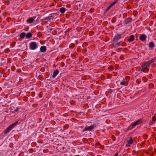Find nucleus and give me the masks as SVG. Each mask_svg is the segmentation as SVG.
Segmentation results:
<instances>
[{"label":"nucleus","instance_id":"1a4fd4ad","mask_svg":"<svg viewBox=\"0 0 156 156\" xmlns=\"http://www.w3.org/2000/svg\"><path fill=\"white\" fill-rule=\"evenodd\" d=\"M12 127H8L4 132L5 134H6L8 133L12 129Z\"/></svg>","mask_w":156,"mask_h":156},{"label":"nucleus","instance_id":"f03ea898","mask_svg":"<svg viewBox=\"0 0 156 156\" xmlns=\"http://www.w3.org/2000/svg\"><path fill=\"white\" fill-rule=\"evenodd\" d=\"M30 49L34 50L37 48V45L36 42H32L30 44Z\"/></svg>","mask_w":156,"mask_h":156},{"label":"nucleus","instance_id":"6ab92c4d","mask_svg":"<svg viewBox=\"0 0 156 156\" xmlns=\"http://www.w3.org/2000/svg\"><path fill=\"white\" fill-rule=\"evenodd\" d=\"M59 11L62 13H64L65 11V9L64 8H61L60 9Z\"/></svg>","mask_w":156,"mask_h":156},{"label":"nucleus","instance_id":"9d476101","mask_svg":"<svg viewBox=\"0 0 156 156\" xmlns=\"http://www.w3.org/2000/svg\"><path fill=\"white\" fill-rule=\"evenodd\" d=\"M132 20V19L131 18H128L125 20V23L126 24H128Z\"/></svg>","mask_w":156,"mask_h":156},{"label":"nucleus","instance_id":"a211bd4d","mask_svg":"<svg viewBox=\"0 0 156 156\" xmlns=\"http://www.w3.org/2000/svg\"><path fill=\"white\" fill-rule=\"evenodd\" d=\"M93 127H85L83 129L84 131H91L93 129Z\"/></svg>","mask_w":156,"mask_h":156},{"label":"nucleus","instance_id":"9b49d317","mask_svg":"<svg viewBox=\"0 0 156 156\" xmlns=\"http://www.w3.org/2000/svg\"><path fill=\"white\" fill-rule=\"evenodd\" d=\"M140 38L141 41H144L146 39V36L145 35L143 34L140 36Z\"/></svg>","mask_w":156,"mask_h":156},{"label":"nucleus","instance_id":"c85d7f7f","mask_svg":"<svg viewBox=\"0 0 156 156\" xmlns=\"http://www.w3.org/2000/svg\"><path fill=\"white\" fill-rule=\"evenodd\" d=\"M118 44H120V43Z\"/></svg>","mask_w":156,"mask_h":156},{"label":"nucleus","instance_id":"cd10ccee","mask_svg":"<svg viewBox=\"0 0 156 156\" xmlns=\"http://www.w3.org/2000/svg\"><path fill=\"white\" fill-rule=\"evenodd\" d=\"M118 155V154H117L115 155L114 156H117Z\"/></svg>","mask_w":156,"mask_h":156},{"label":"nucleus","instance_id":"aec40b11","mask_svg":"<svg viewBox=\"0 0 156 156\" xmlns=\"http://www.w3.org/2000/svg\"><path fill=\"white\" fill-rule=\"evenodd\" d=\"M149 46L150 48L154 47V44L153 42H150L149 44Z\"/></svg>","mask_w":156,"mask_h":156},{"label":"nucleus","instance_id":"7ed1b4c3","mask_svg":"<svg viewBox=\"0 0 156 156\" xmlns=\"http://www.w3.org/2000/svg\"><path fill=\"white\" fill-rule=\"evenodd\" d=\"M142 122V120L141 119H140L137 121L136 122L134 123H132V126H138L141 124Z\"/></svg>","mask_w":156,"mask_h":156},{"label":"nucleus","instance_id":"20e7f679","mask_svg":"<svg viewBox=\"0 0 156 156\" xmlns=\"http://www.w3.org/2000/svg\"><path fill=\"white\" fill-rule=\"evenodd\" d=\"M121 35H118L114 37L113 41L115 42H117L121 38Z\"/></svg>","mask_w":156,"mask_h":156},{"label":"nucleus","instance_id":"4468645a","mask_svg":"<svg viewBox=\"0 0 156 156\" xmlns=\"http://www.w3.org/2000/svg\"><path fill=\"white\" fill-rule=\"evenodd\" d=\"M32 36V34L31 33H28L26 35V37L27 38H29Z\"/></svg>","mask_w":156,"mask_h":156},{"label":"nucleus","instance_id":"bb28decb","mask_svg":"<svg viewBox=\"0 0 156 156\" xmlns=\"http://www.w3.org/2000/svg\"><path fill=\"white\" fill-rule=\"evenodd\" d=\"M118 155V154H117L115 155L114 156H117Z\"/></svg>","mask_w":156,"mask_h":156},{"label":"nucleus","instance_id":"412c9836","mask_svg":"<svg viewBox=\"0 0 156 156\" xmlns=\"http://www.w3.org/2000/svg\"><path fill=\"white\" fill-rule=\"evenodd\" d=\"M117 0H115L114 1V2H113L111 4V5L112 6L113 5H115L117 2Z\"/></svg>","mask_w":156,"mask_h":156},{"label":"nucleus","instance_id":"2eb2a0df","mask_svg":"<svg viewBox=\"0 0 156 156\" xmlns=\"http://www.w3.org/2000/svg\"><path fill=\"white\" fill-rule=\"evenodd\" d=\"M26 37V34L24 32L21 33L20 35V37L21 38H23Z\"/></svg>","mask_w":156,"mask_h":156},{"label":"nucleus","instance_id":"dca6fc26","mask_svg":"<svg viewBox=\"0 0 156 156\" xmlns=\"http://www.w3.org/2000/svg\"><path fill=\"white\" fill-rule=\"evenodd\" d=\"M134 39V36L133 35L130 36L129 38V39L128 41L131 42Z\"/></svg>","mask_w":156,"mask_h":156},{"label":"nucleus","instance_id":"0eeeda50","mask_svg":"<svg viewBox=\"0 0 156 156\" xmlns=\"http://www.w3.org/2000/svg\"><path fill=\"white\" fill-rule=\"evenodd\" d=\"M128 143L126 145V146L127 147H129L130 146V145L133 142L132 138H131L128 141Z\"/></svg>","mask_w":156,"mask_h":156},{"label":"nucleus","instance_id":"b1692460","mask_svg":"<svg viewBox=\"0 0 156 156\" xmlns=\"http://www.w3.org/2000/svg\"><path fill=\"white\" fill-rule=\"evenodd\" d=\"M148 62L150 65L151 63H152L154 62V60L153 59H152L151 60L147 62Z\"/></svg>","mask_w":156,"mask_h":156},{"label":"nucleus","instance_id":"4be33fe9","mask_svg":"<svg viewBox=\"0 0 156 156\" xmlns=\"http://www.w3.org/2000/svg\"><path fill=\"white\" fill-rule=\"evenodd\" d=\"M112 7V6L110 5L105 10V12H107L109 9Z\"/></svg>","mask_w":156,"mask_h":156},{"label":"nucleus","instance_id":"393cba45","mask_svg":"<svg viewBox=\"0 0 156 156\" xmlns=\"http://www.w3.org/2000/svg\"><path fill=\"white\" fill-rule=\"evenodd\" d=\"M88 127H94V126H93V125H91V126H88Z\"/></svg>","mask_w":156,"mask_h":156},{"label":"nucleus","instance_id":"f3484780","mask_svg":"<svg viewBox=\"0 0 156 156\" xmlns=\"http://www.w3.org/2000/svg\"><path fill=\"white\" fill-rule=\"evenodd\" d=\"M156 118L155 116H153L152 118V121H151L150 124L151 125H152L154 122L155 121Z\"/></svg>","mask_w":156,"mask_h":156},{"label":"nucleus","instance_id":"f8f14e48","mask_svg":"<svg viewBox=\"0 0 156 156\" xmlns=\"http://www.w3.org/2000/svg\"><path fill=\"white\" fill-rule=\"evenodd\" d=\"M46 48L45 46H41L40 49V50L41 52H44L46 51Z\"/></svg>","mask_w":156,"mask_h":156},{"label":"nucleus","instance_id":"423d86ee","mask_svg":"<svg viewBox=\"0 0 156 156\" xmlns=\"http://www.w3.org/2000/svg\"><path fill=\"white\" fill-rule=\"evenodd\" d=\"M20 123V122L19 121L15 122L11 124L9 127H14L15 126H18V124Z\"/></svg>","mask_w":156,"mask_h":156},{"label":"nucleus","instance_id":"f257e3e1","mask_svg":"<svg viewBox=\"0 0 156 156\" xmlns=\"http://www.w3.org/2000/svg\"><path fill=\"white\" fill-rule=\"evenodd\" d=\"M150 65L147 62L145 63L144 64L141 66L142 68L141 69V71L144 73L147 72L149 70L147 68L150 66Z\"/></svg>","mask_w":156,"mask_h":156},{"label":"nucleus","instance_id":"a878e982","mask_svg":"<svg viewBox=\"0 0 156 156\" xmlns=\"http://www.w3.org/2000/svg\"><path fill=\"white\" fill-rule=\"evenodd\" d=\"M118 155V154H117L115 155L114 156H117Z\"/></svg>","mask_w":156,"mask_h":156},{"label":"nucleus","instance_id":"39448f33","mask_svg":"<svg viewBox=\"0 0 156 156\" xmlns=\"http://www.w3.org/2000/svg\"><path fill=\"white\" fill-rule=\"evenodd\" d=\"M36 17H34V18H30L27 20V21L29 23H33L34 21V19Z\"/></svg>","mask_w":156,"mask_h":156},{"label":"nucleus","instance_id":"5701e85b","mask_svg":"<svg viewBox=\"0 0 156 156\" xmlns=\"http://www.w3.org/2000/svg\"><path fill=\"white\" fill-rule=\"evenodd\" d=\"M54 17L52 16H48L47 18V19H53V18Z\"/></svg>","mask_w":156,"mask_h":156},{"label":"nucleus","instance_id":"ddd939ff","mask_svg":"<svg viewBox=\"0 0 156 156\" xmlns=\"http://www.w3.org/2000/svg\"><path fill=\"white\" fill-rule=\"evenodd\" d=\"M126 79H124L120 83V84L122 85L126 86L127 85V83H126Z\"/></svg>","mask_w":156,"mask_h":156},{"label":"nucleus","instance_id":"6e6552de","mask_svg":"<svg viewBox=\"0 0 156 156\" xmlns=\"http://www.w3.org/2000/svg\"><path fill=\"white\" fill-rule=\"evenodd\" d=\"M59 71L57 70H56L54 71L53 73V74L52 76V77L53 78H55V76L57 75Z\"/></svg>","mask_w":156,"mask_h":156}]
</instances>
